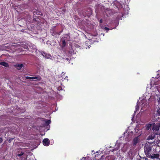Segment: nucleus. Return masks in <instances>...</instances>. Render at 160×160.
I'll return each instance as SVG.
<instances>
[{"label":"nucleus","mask_w":160,"mask_h":160,"mask_svg":"<svg viewBox=\"0 0 160 160\" xmlns=\"http://www.w3.org/2000/svg\"><path fill=\"white\" fill-rule=\"evenodd\" d=\"M23 64H20L16 65L15 67L17 68V69L18 70H20L23 67Z\"/></svg>","instance_id":"f8f14e48"},{"label":"nucleus","mask_w":160,"mask_h":160,"mask_svg":"<svg viewBox=\"0 0 160 160\" xmlns=\"http://www.w3.org/2000/svg\"><path fill=\"white\" fill-rule=\"evenodd\" d=\"M118 149H117V148L116 149V148H115L113 149L112 150V152H113L115 151H116V150H117Z\"/></svg>","instance_id":"b1692460"},{"label":"nucleus","mask_w":160,"mask_h":160,"mask_svg":"<svg viewBox=\"0 0 160 160\" xmlns=\"http://www.w3.org/2000/svg\"><path fill=\"white\" fill-rule=\"evenodd\" d=\"M158 134H156L155 133L153 132V133L151 135H149L147 138L148 140H152L154 139L155 138L156 135Z\"/></svg>","instance_id":"1a4fd4ad"},{"label":"nucleus","mask_w":160,"mask_h":160,"mask_svg":"<svg viewBox=\"0 0 160 160\" xmlns=\"http://www.w3.org/2000/svg\"><path fill=\"white\" fill-rule=\"evenodd\" d=\"M99 22L100 23H101L102 22V19H101L99 21Z\"/></svg>","instance_id":"393cba45"},{"label":"nucleus","mask_w":160,"mask_h":160,"mask_svg":"<svg viewBox=\"0 0 160 160\" xmlns=\"http://www.w3.org/2000/svg\"><path fill=\"white\" fill-rule=\"evenodd\" d=\"M50 32L52 36L56 38H58L60 35V33L56 32V26L52 27L50 30Z\"/></svg>","instance_id":"7ed1b4c3"},{"label":"nucleus","mask_w":160,"mask_h":160,"mask_svg":"<svg viewBox=\"0 0 160 160\" xmlns=\"http://www.w3.org/2000/svg\"><path fill=\"white\" fill-rule=\"evenodd\" d=\"M37 18H34V17L32 22L33 23H35L38 20L36 19Z\"/></svg>","instance_id":"6ab92c4d"},{"label":"nucleus","mask_w":160,"mask_h":160,"mask_svg":"<svg viewBox=\"0 0 160 160\" xmlns=\"http://www.w3.org/2000/svg\"><path fill=\"white\" fill-rule=\"evenodd\" d=\"M2 141H3V139H2V138H0V143H2Z\"/></svg>","instance_id":"5701e85b"},{"label":"nucleus","mask_w":160,"mask_h":160,"mask_svg":"<svg viewBox=\"0 0 160 160\" xmlns=\"http://www.w3.org/2000/svg\"><path fill=\"white\" fill-rule=\"evenodd\" d=\"M158 101L159 102V103L160 104V98H158Z\"/></svg>","instance_id":"a878e982"},{"label":"nucleus","mask_w":160,"mask_h":160,"mask_svg":"<svg viewBox=\"0 0 160 160\" xmlns=\"http://www.w3.org/2000/svg\"><path fill=\"white\" fill-rule=\"evenodd\" d=\"M14 138H9L8 140L9 142L10 143Z\"/></svg>","instance_id":"aec40b11"},{"label":"nucleus","mask_w":160,"mask_h":160,"mask_svg":"<svg viewBox=\"0 0 160 160\" xmlns=\"http://www.w3.org/2000/svg\"><path fill=\"white\" fill-rule=\"evenodd\" d=\"M43 145L46 146H48L50 144V142L49 139L48 138H44L42 141Z\"/></svg>","instance_id":"423d86ee"},{"label":"nucleus","mask_w":160,"mask_h":160,"mask_svg":"<svg viewBox=\"0 0 160 160\" xmlns=\"http://www.w3.org/2000/svg\"><path fill=\"white\" fill-rule=\"evenodd\" d=\"M157 112L158 115L160 116V111L158 110L157 111Z\"/></svg>","instance_id":"4be33fe9"},{"label":"nucleus","mask_w":160,"mask_h":160,"mask_svg":"<svg viewBox=\"0 0 160 160\" xmlns=\"http://www.w3.org/2000/svg\"><path fill=\"white\" fill-rule=\"evenodd\" d=\"M112 4L114 8H117L118 9H119L122 8V4L119 2L117 0L114 1L112 2Z\"/></svg>","instance_id":"39448f33"},{"label":"nucleus","mask_w":160,"mask_h":160,"mask_svg":"<svg viewBox=\"0 0 160 160\" xmlns=\"http://www.w3.org/2000/svg\"><path fill=\"white\" fill-rule=\"evenodd\" d=\"M51 122V121L50 120H48L46 121L45 123L47 125H49Z\"/></svg>","instance_id":"f3484780"},{"label":"nucleus","mask_w":160,"mask_h":160,"mask_svg":"<svg viewBox=\"0 0 160 160\" xmlns=\"http://www.w3.org/2000/svg\"><path fill=\"white\" fill-rule=\"evenodd\" d=\"M152 124H148L146 126V129L148 130L151 127Z\"/></svg>","instance_id":"4468645a"},{"label":"nucleus","mask_w":160,"mask_h":160,"mask_svg":"<svg viewBox=\"0 0 160 160\" xmlns=\"http://www.w3.org/2000/svg\"><path fill=\"white\" fill-rule=\"evenodd\" d=\"M137 106L136 105V109H137ZM137 107L138 108V106H137Z\"/></svg>","instance_id":"cd10ccee"},{"label":"nucleus","mask_w":160,"mask_h":160,"mask_svg":"<svg viewBox=\"0 0 160 160\" xmlns=\"http://www.w3.org/2000/svg\"><path fill=\"white\" fill-rule=\"evenodd\" d=\"M62 38H64L63 39H65V41L68 40L69 39V37L67 34L65 35V36L62 37Z\"/></svg>","instance_id":"dca6fc26"},{"label":"nucleus","mask_w":160,"mask_h":160,"mask_svg":"<svg viewBox=\"0 0 160 160\" xmlns=\"http://www.w3.org/2000/svg\"><path fill=\"white\" fill-rule=\"evenodd\" d=\"M86 15V14H85V15H84V16H85V15Z\"/></svg>","instance_id":"c85d7f7f"},{"label":"nucleus","mask_w":160,"mask_h":160,"mask_svg":"<svg viewBox=\"0 0 160 160\" xmlns=\"http://www.w3.org/2000/svg\"><path fill=\"white\" fill-rule=\"evenodd\" d=\"M138 137H136L133 139V145H136L137 144L138 142Z\"/></svg>","instance_id":"9b49d317"},{"label":"nucleus","mask_w":160,"mask_h":160,"mask_svg":"<svg viewBox=\"0 0 160 160\" xmlns=\"http://www.w3.org/2000/svg\"><path fill=\"white\" fill-rule=\"evenodd\" d=\"M33 17H35L34 16L36 15H42V12L38 10H35L33 12Z\"/></svg>","instance_id":"6e6552de"},{"label":"nucleus","mask_w":160,"mask_h":160,"mask_svg":"<svg viewBox=\"0 0 160 160\" xmlns=\"http://www.w3.org/2000/svg\"><path fill=\"white\" fill-rule=\"evenodd\" d=\"M151 148L150 146H146L144 147V152L147 157L153 159L158 158L159 154L153 153Z\"/></svg>","instance_id":"f257e3e1"},{"label":"nucleus","mask_w":160,"mask_h":160,"mask_svg":"<svg viewBox=\"0 0 160 160\" xmlns=\"http://www.w3.org/2000/svg\"><path fill=\"white\" fill-rule=\"evenodd\" d=\"M104 29L105 30H107V32H108V31L109 30V29L108 28H107V27L104 28Z\"/></svg>","instance_id":"412c9836"},{"label":"nucleus","mask_w":160,"mask_h":160,"mask_svg":"<svg viewBox=\"0 0 160 160\" xmlns=\"http://www.w3.org/2000/svg\"><path fill=\"white\" fill-rule=\"evenodd\" d=\"M62 31H63L62 30V31H60V32H58V33H59L60 34L62 32Z\"/></svg>","instance_id":"bb28decb"},{"label":"nucleus","mask_w":160,"mask_h":160,"mask_svg":"<svg viewBox=\"0 0 160 160\" xmlns=\"http://www.w3.org/2000/svg\"><path fill=\"white\" fill-rule=\"evenodd\" d=\"M0 65L6 67H9L8 64V63L6 62H0Z\"/></svg>","instance_id":"9d476101"},{"label":"nucleus","mask_w":160,"mask_h":160,"mask_svg":"<svg viewBox=\"0 0 160 160\" xmlns=\"http://www.w3.org/2000/svg\"><path fill=\"white\" fill-rule=\"evenodd\" d=\"M103 9H104V12L105 13L106 15L108 17L110 16L112 13V10L109 8H105L104 7H103Z\"/></svg>","instance_id":"20e7f679"},{"label":"nucleus","mask_w":160,"mask_h":160,"mask_svg":"<svg viewBox=\"0 0 160 160\" xmlns=\"http://www.w3.org/2000/svg\"><path fill=\"white\" fill-rule=\"evenodd\" d=\"M160 128V121L157 123H153L152 124V129L153 132L156 134H158V131Z\"/></svg>","instance_id":"f03ea898"},{"label":"nucleus","mask_w":160,"mask_h":160,"mask_svg":"<svg viewBox=\"0 0 160 160\" xmlns=\"http://www.w3.org/2000/svg\"><path fill=\"white\" fill-rule=\"evenodd\" d=\"M64 38H62L61 40L62 42V47H64L66 46V43L65 39H63Z\"/></svg>","instance_id":"2eb2a0df"},{"label":"nucleus","mask_w":160,"mask_h":160,"mask_svg":"<svg viewBox=\"0 0 160 160\" xmlns=\"http://www.w3.org/2000/svg\"><path fill=\"white\" fill-rule=\"evenodd\" d=\"M43 57H45L47 58H49L51 57V55L50 54H47V53H44L43 54H42Z\"/></svg>","instance_id":"ddd939ff"},{"label":"nucleus","mask_w":160,"mask_h":160,"mask_svg":"<svg viewBox=\"0 0 160 160\" xmlns=\"http://www.w3.org/2000/svg\"><path fill=\"white\" fill-rule=\"evenodd\" d=\"M24 153V152H22L20 154H18L17 155V156L19 157L21 156H22Z\"/></svg>","instance_id":"a211bd4d"},{"label":"nucleus","mask_w":160,"mask_h":160,"mask_svg":"<svg viewBox=\"0 0 160 160\" xmlns=\"http://www.w3.org/2000/svg\"><path fill=\"white\" fill-rule=\"evenodd\" d=\"M25 78L26 79H37V80L38 81H40L41 79V78L39 76H38L37 77H30L28 76H26Z\"/></svg>","instance_id":"0eeeda50"}]
</instances>
